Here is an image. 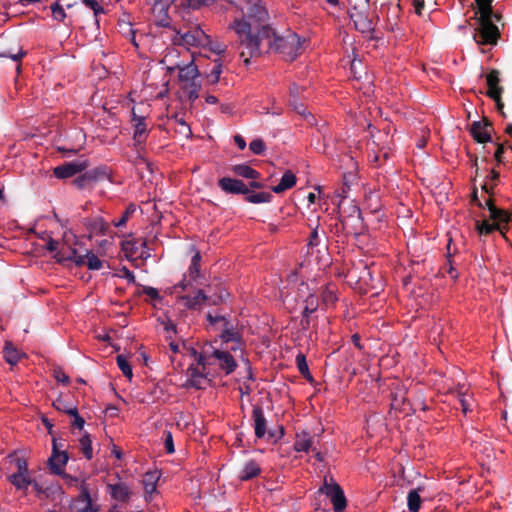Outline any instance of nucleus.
I'll return each mask as SVG.
<instances>
[{
    "label": "nucleus",
    "mask_w": 512,
    "mask_h": 512,
    "mask_svg": "<svg viewBox=\"0 0 512 512\" xmlns=\"http://www.w3.org/2000/svg\"><path fill=\"white\" fill-rule=\"evenodd\" d=\"M365 201L371 212L375 213L380 210L381 203L376 192H370Z\"/></svg>",
    "instance_id": "nucleus-49"
},
{
    "label": "nucleus",
    "mask_w": 512,
    "mask_h": 512,
    "mask_svg": "<svg viewBox=\"0 0 512 512\" xmlns=\"http://www.w3.org/2000/svg\"><path fill=\"white\" fill-rule=\"evenodd\" d=\"M318 299L314 295H310L305 300V306L302 311V316H310L318 309Z\"/></svg>",
    "instance_id": "nucleus-47"
},
{
    "label": "nucleus",
    "mask_w": 512,
    "mask_h": 512,
    "mask_svg": "<svg viewBox=\"0 0 512 512\" xmlns=\"http://www.w3.org/2000/svg\"><path fill=\"white\" fill-rule=\"evenodd\" d=\"M78 500L85 503V506L97 505L93 502L85 480L81 481Z\"/></svg>",
    "instance_id": "nucleus-48"
},
{
    "label": "nucleus",
    "mask_w": 512,
    "mask_h": 512,
    "mask_svg": "<svg viewBox=\"0 0 512 512\" xmlns=\"http://www.w3.org/2000/svg\"><path fill=\"white\" fill-rule=\"evenodd\" d=\"M163 441L166 453L173 454L175 452V448L171 431L165 430L163 432Z\"/></svg>",
    "instance_id": "nucleus-54"
},
{
    "label": "nucleus",
    "mask_w": 512,
    "mask_h": 512,
    "mask_svg": "<svg viewBox=\"0 0 512 512\" xmlns=\"http://www.w3.org/2000/svg\"><path fill=\"white\" fill-rule=\"evenodd\" d=\"M162 62L166 65L168 72L173 73L185 63V57L183 51H179L177 48L169 49Z\"/></svg>",
    "instance_id": "nucleus-19"
},
{
    "label": "nucleus",
    "mask_w": 512,
    "mask_h": 512,
    "mask_svg": "<svg viewBox=\"0 0 512 512\" xmlns=\"http://www.w3.org/2000/svg\"><path fill=\"white\" fill-rule=\"evenodd\" d=\"M53 406L55 407L56 410L62 411L64 413H66V414H67V410H70V409H73V408H77L76 406L67 404L65 402V400H63L62 398H57L53 402Z\"/></svg>",
    "instance_id": "nucleus-61"
},
{
    "label": "nucleus",
    "mask_w": 512,
    "mask_h": 512,
    "mask_svg": "<svg viewBox=\"0 0 512 512\" xmlns=\"http://www.w3.org/2000/svg\"><path fill=\"white\" fill-rule=\"evenodd\" d=\"M80 451L84 455L87 460H91L93 458V449H92V440L90 434L85 433L79 439Z\"/></svg>",
    "instance_id": "nucleus-35"
},
{
    "label": "nucleus",
    "mask_w": 512,
    "mask_h": 512,
    "mask_svg": "<svg viewBox=\"0 0 512 512\" xmlns=\"http://www.w3.org/2000/svg\"><path fill=\"white\" fill-rule=\"evenodd\" d=\"M150 6L154 23L159 27H170V17L168 10L172 4V0H145Z\"/></svg>",
    "instance_id": "nucleus-8"
},
{
    "label": "nucleus",
    "mask_w": 512,
    "mask_h": 512,
    "mask_svg": "<svg viewBox=\"0 0 512 512\" xmlns=\"http://www.w3.org/2000/svg\"><path fill=\"white\" fill-rule=\"evenodd\" d=\"M9 481L18 490H26L31 484L29 473H14L9 476Z\"/></svg>",
    "instance_id": "nucleus-29"
},
{
    "label": "nucleus",
    "mask_w": 512,
    "mask_h": 512,
    "mask_svg": "<svg viewBox=\"0 0 512 512\" xmlns=\"http://www.w3.org/2000/svg\"><path fill=\"white\" fill-rule=\"evenodd\" d=\"M357 282L361 285L371 286L372 288H375L373 285V277L372 272L369 267L366 265L362 266V270L360 272V275L358 276Z\"/></svg>",
    "instance_id": "nucleus-43"
},
{
    "label": "nucleus",
    "mask_w": 512,
    "mask_h": 512,
    "mask_svg": "<svg viewBox=\"0 0 512 512\" xmlns=\"http://www.w3.org/2000/svg\"><path fill=\"white\" fill-rule=\"evenodd\" d=\"M492 1L493 0H475V3H476V10L474 12V15L475 17L478 15V14H492L494 13L493 12V9H492Z\"/></svg>",
    "instance_id": "nucleus-46"
},
{
    "label": "nucleus",
    "mask_w": 512,
    "mask_h": 512,
    "mask_svg": "<svg viewBox=\"0 0 512 512\" xmlns=\"http://www.w3.org/2000/svg\"><path fill=\"white\" fill-rule=\"evenodd\" d=\"M486 82L488 86L487 96L490 98H499L502 95L503 87L500 86V77L498 70H491L486 75Z\"/></svg>",
    "instance_id": "nucleus-21"
},
{
    "label": "nucleus",
    "mask_w": 512,
    "mask_h": 512,
    "mask_svg": "<svg viewBox=\"0 0 512 512\" xmlns=\"http://www.w3.org/2000/svg\"><path fill=\"white\" fill-rule=\"evenodd\" d=\"M200 262H201V255L197 251L192 256L188 271H187V273L184 274L183 279L178 284L173 286L174 292H177L178 289L185 291L188 288L193 287L194 283L198 282V279L201 277Z\"/></svg>",
    "instance_id": "nucleus-9"
},
{
    "label": "nucleus",
    "mask_w": 512,
    "mask_h": 512,
    "mask_svg": "<svg viewBox=\"0 0 512 512\" xmlns=\"http://www.w3.org/2000/svg\"><path fill=\"white\" fill-rule=\"evenodd\" d=\"M209 297H211L209 305H218L229 297V293L225 288L220 287L217 293Z\"/></svg>",
    "instance_id": "nucleus-52"
},
{
    "label": "nucleus",
    "mask_w": 512,
    "mask_h": 512,
    "mask_svg": "<svg viewBox=\"0 0 512 512\" xmlns=\"http://www.w3.org/2000/svg\"><path fill=\"white\" fill-rule=\"evenodd\" d=\"M118 368L121 370L123 375L129 380L133 377L132 367L125 355H118L116 358Z\"/></svg>",
    "instance_id": "nucleus-38"
},
{
    "label": "nucleus",
    "mask_w": 512,
    "mask_h": 512,
    "mask_svg": "<svg viewBox=\"0 0 512 512\" xmlns=\"http://www.w3.org/2000/svg\"><path fill=\"white\" fill-rule=\"evenodd\" d=\"M350 19L353 21L355 28L359 32L372 36L375 31V27L367 12L355 10L350 13Z\"/></svg>",
    "instance_id": "nucleus-12"
},
{
    "label": "nucleus",
    "mask_w": 512,
    "mask_h": 512,
    "mask_svg": "<svg viewBox=\"0 0 512 512\" xmlns=\"http://www.w3.org/2000/svg\"><path fill=\"white\" fill-rule=\"evenodd\" d=\"M26 55V52L23 51L21 48L17 53H10V52H2L0 53V57L10 58L15 62H20V60Z\"/></svg>",
    "instance_id": "nucleus-64"
},
{
    "label": "nucleus",
    "mask_w": 512,
    "mask_h": 512,
    "mask_svg": "<svg viewBox=\"0 0 512 512\" xmlns=\"http://www.w3.org/2000/svg\"><path fill=\"white\" fill-rule=\"evenodd\" d=\"M218 187L226 194L244 195L248 192V186L242 180L231 177L220 178Z\"/></svg>",
    "instance_id": "nucleus-13"
},
{
    "label": "nucleus",
    "mask_w": 512,
    "mask_h": 512,
    "mask_svg": "<svg viewBox=\"0 0 512 512\" xmlns=\"http://www.w3.org/2000/svg\"><path fill=\"white\" fill-rule=\"evenodd\" d=\"M296 365L298 368L299 373L307 380L312 381L313 377L309 371V367L306 361V357L304 354L299 353L296 356Z\"/></svg>",
    "instance_id": "nucleus-36"
},
{
    "label": "nucleus",
    "mask_w": 512,
    "mask_h": 512,
    "mask_svg": "<svg viewBox=\"0 0 512 512\" xmlns=\"http://www.w3.org/2000/svg\"><path fill=\"white\" fill-rule=\"evenodd\" d=\"M15 466L17 468L16 473H29L28 463L23 457H16L14 460Z\"/></svg>",
    "instance_id": "nucleus-60"
},
{
    "label": "nucleus",
    "mask_w": 512,
    "mask_h": 512,
    "mask_svg": "<svg viewBox=\"0 0 512 512\" xmlns=\"http://www.w3.org/2000/svg\"><path fill=\"white\" fill-rule=\"evenodd\" d=\"M91 176H93L94 182L103 180V179H109L111 177L110 171L106 165H100L98 167H95L91 170H89Z\"/></svg>",
    "instance_id": "nucleus-40"
},
{
    "label": "nucleus",
    "mask_w": 512,
    "mask_h": 512,
    "mask_svg": "<svg viewBox=\"0 0 512 512\" xmlns=\"http://www.w3.org/2000/svg\"><path fill=\"white\" fill-rule=\"evenodd\" d=\"M3 356L7 363L14 366L19 362L22 354L11 341H6L3 348Z\"/></svg>",
    "instance_id": "nucleus-26"
},
{
    "label": "nucleus",
    "mask_w": 512,
    "mask_h": 512,
    "mask_svg": "<svg viewBox=\"0 0 512 512\" xmlns=\"http://www.w3.org/2000/svg\"><path fill=\"white\" fill-rule=\"evenodd\" d=\"M50 10H51V16H52L53 20H55L59 23H63L65 25L67 24L66 20H67L68 16L65 12L64 7L60 4L59 0H56L55 2H53L50 5Z\"/></svg>",
    "instance_id": "nucleus-32"
},
{
    "label": "nucleus",
    "mask_w": 512,
    "mask_h": 512,
    "mask_svg": "<svg viewBox=\"0 0 512 512\" xmlns=\"http://www.w3.org/2000/svg\"><path fill=\"white\" fill-rule=\"evenodd\" d=\"M68 454L64 450H57V440L53 439L52 455L49 458L50 470L57 475L63 474V468L68 462Z\"/></svg>",
    "instance_id": "nucleus-14"
},
{
    "label": "nucleus",
    "mask_w": 512,
    "mask_h": 512,
    "mask_svg": "<svg viewBox=\"0 0 512 512\" xmlns=\"http://www.w3.org/2000/svg\"><path fill=\"white\" fill-rule=\"evenodd\" d=\"M252 419L256 438H263L267 431V421L264 416L263 409L260 406L253 407Z\"/></svg>",
    "instance_id": "nucleus-20"
},
{
    "label": "nucleus",
    "mask_w": 512,
    "mask_h": 512,
    "mask_svg": "<svg viewBox=\"0 0 512 512\" xmlns=\"http://www.w3.org/2000/svg\"><path fill=\"white\" fill-rule=\"evenodd\" d=\"M422 488L418 487L409 491L407 496V505L410 512H418L421 506L420 492Z\"/></svg>",
    "instance_id": "nucleus-30"
},
{
    "label": "nucleus",
    "mask_w": 512,
    "mask_h": 512,
    "mask_svg": "<svg viewBox=\"0 0 512 512\" xmlns=\"http://www.w3.org/2000/svg\"><path fill=\"white\" fill-rule=\"evenodd\" d=\"M312 445V437L308 433L297 435L294 442V449L297 452H308Z\"/></svg>",
    "instance_id": "nucleus-34"
},
{
    "label": "nucleus",
    "mask_w": 512,
    "mask_h": 512,
    "mask_svg": "<svg viewBox=\"0 0 512 512\" xmlns=\"http://www.w3.org/2000/svg\"><path fill=\"white\" fill-rule=\"evenodd\" d=\"M232 3L235 4L237 8L243 13V16L241 19L249 20L248 18V8L252 6L250 3H248V0H234Z\"/></svg>",
    "instance_id": "nucleus-59"
},
{
    "label": "nucleus",
    "mask_w": 512,
    "mask_h": 512,
    "mask_svg": "<svg viewBox=\"0 0 512 512\" xmlns=\"http://www.w3.org/2000/svg\"><path fill=\"white\" fill-rule=\"evenodd\" d=\"M53 376L57 382L62 383L63 385H68L70 383L69 376L60 367L53 369Z\"/></svg>",
    "instance_id": "nucleus-58"
},
{
    "label": "nucleus",
    "mask_w": 512,
    "mask_h": 512,
    "mask_svg": "<svg viewBox=\"0 0 512 512\" xmlns=\"http://www.w3.org/2000/svg\"><path fill=\"white\" fill-rule=\"evenodd\" d=\"M211 297L207 295L203 290H198L195 295H184L179 298L183 302L184 306L189 310H199L203 304H209Z\"/></svg>",
    "instance_id": "nucleus-16"
},
{
    "label": "nucleus",
    "mask_w": 512,
    "mask_h": 512,
    "mask_svg": "<svg viewBox=\"0 0 512 512\" xmlns=\"http://www.w3.org/2000/svg\"><path fill=\"white\" fill-rule=\"evenodd\" d=\"M214 372L215 369L213 368H207L204 370L203 366L198 363L196 366L191 365L187 370L188 385L195 389H204L209 381L208 377L215 376Z\"/></svg>",
    "instance_id": "nucleus-10"
},
{
    "label": "nucleus",
    "mask_w": 512,
    "mask_h": 512,
    "mask_svg": "<svg viewBox=\"0 0 512 512\" xmlns=\"http://www.w3.org/2000/svg\"><path fill=\"white\" fill-rule=\"evenodd\" d=\"M136 205L131 203L129 204L125 211L123 212L122 216L118 219V220H115L113 221V224L115 227H123L126 225V223L128 222V220L130 219V217L134 214V212L136 211Z\"/></svg>",
    "instance_id": "nucleus-42"
},
{
    "label": "nucleus",
    "mask_w": 512,
    "mask_h": 512,
    "mask_svg": "<svg viewBox=\"0 0 512 512\" xmlns=\"http://www.w3.org/2000/svg\"><path fill=\"white\" fill-rule=\"evenodd\" d=\"M94 182L93 180V176H91L89 170L82 173L81 175H79L78 177H76L74 180H73V184L78 188V189H84L90 185H92Z\"/></svg>",
    "instance_id": "nucleus-41"
},
{
    "label": "nucleus",
    "mask_w": 512,
    "mask_h": 512,
    "mask_svg": "<svg viewBox=\"0 0 512 512\" xmlns=\"http://www.w3.org/2000/svg\"><path fill=\"white\" fill-rule=\"evenodd\" d=\"M249 149L256 155H261L266 150L264 141L260 138L254 139L249 144Z\"/></svg>",
    "instance_id": "nucleus-55"
},
{
    "label": "nucleus",
    "mask_w": 512,
    "mask_h": 512,
    "mask_svg": "<svg viewBox=\"0 0 512 512\" xmlns=\"http://www.w3.org/2000/svg\"><path fill=\"white\" fill-rule=\"evenodd\" d=\"M158 476L156 475V472H147L143 479V485L144 490L146 494H153L156 492V482H157Z\"/></svg>",
    "instance_id": "nucleus-37"
},
{
    "label": "nucleus",
    "mask_w": 512,
    "mask_h": 512,
    "mask_svg": "<svg viewBox=\"0 0 512 512\" xmlns=\"http://www.w3.org/2000/svg\"><path fill=\"white\" fill-rule=\"evenodd\" d=\"M451 244H452V238L450 237L448 239V243H447V246H446V250H447V262L449 263V270H448V274L452 277V278H457L458 274L455 270V268L452 266V256L456 253V250L452 251V247H451Z\"/></svg>",
    "instance_id": "nucleus-50"
},
{
    "label": "nucleus",
    "mask_w": 512,
    "mask_h": 512,
    "mask_svg": "<svg viewBox=\"0 0 512 512\" xmlns=\"http://www.w3.org/2000/svg\"><path fill=\"white\" fill-rule=\"evenodd\" d=\"M171 119L174 120L175 123H177L180 126V129H179L180 133H182L186 136H189L191 134V129H190L189 125L186 123V121L184 120L183 116L176 113L171 117Z\"/></svg>",
    "instance_id": "nucleus-53"
},
{
    "label": "nucleus",
    "mask_w": 512,
    "mask_h": 512,
    "mask_svg": "<svg viewBox=\"0 0 512 512\" xmlns=\"http://www.w3.org/2000/svg\"><path fill=\"white\" fill-rule=\"evenodd\" d=\"M476 230L479 235H490L495 230H501V227L498 224H491L484 220L482 222L476 221Z\"/></svg>",
    "instance_id": "nucleus-39"
},
{
    "label": "nucleus",
    "mask_w": 512,
    "mask_h": 512,
    "mask_svg": "<svg viewBox=\"0 0 512 512\" xmlns=\"http://www.w3.org/2000/svg\"><path fill=\"white\" fill-rule=\"evenodd\" d=\"M230 171L236 176L250 180L259 179L261 177L260 172L247 164L233 165Z\"/></svg>",
    "instance_id": "nucleus-24"
},
{
    "label": "nucleus",
    "mask_w": 512,
    "mask_h": 512,
    "mask_svg": "<svg viewBox=\"0 0 512 512\" xmlns=\"http://www.w3.org/2000/svg\"><path fill=\"white\" fill-rule=\"evenodd\" d=\"M387 10V21L389 22L391 28L398 24V20L400 18L401 7L399 3H390L386 6Z\"/></svg>",
    "instance_id": "nucleus-33"
},
{
    "label": "nucleus",
    "mask_w": 512,
    "mask_h": 512,
    "mask_svg": "<svg viewBox=\"0 0 512 512\" xmlns=\"http://www.w3.org/2000/svg\"><path fill=\"white\" fill-rule=\"evenodd\" d=\"M141 293L147 295L151 300L161 299L158 290L154 287L144 286ZM138 294H140V292Z\"/></svg>",
    "instance_id": "nucleus-63"
},
{
    "label": "nucleus",
    "mask_w": 512,
    "mask_h": 512,
    "mask_svg": "<svg viewBox=\"0 0 512 512\" xmlns=\"http://www.w3.org/2000/svg\"><path fill=\"white\" fill-rule=\"evenodd\" d=\"M67 414L73 417V421L71 423L73 427L79 430H82L84 428L85 420L82 416L79 415L77 408L67 410Z\"/></svg>",
    "instance_id": "nucleus-51"
},
{
    "label": "nucleus",
    "mask_w": 512,
    "mask_h": 512,
    "mask_svg": "<svg viewBox=\"0 0 512 512\" xmlns=\"http://www.w3.org/2000/svg\"><path fill=\"white\" fill-rule=\"evenodd\" d=\"M56 257L59 262L69 260L77 266H87L90 270H99L103 266L102 261L92 251L86 250L85 254H81L70 246L62 247Z\"/></svg>",
    "instance_id": "nucleus-6"
},
{
    "label": "nucleus",
    "mask_w": 512,
    "mask_h": 512,
    "mask_svg": "<svg viewBox=\"0 0 512 512\" xmlns=\"http://www.w3.org/2000/svg\"><path fill=\"white\" fill-rule=\"evenodd\" d=\"M261 472L259 464L255 460L247 461L239 475L240 480L248 481L257 477Z\"/></svg>",
    "instance_id": "nucleus-25"
},
{
    "label": "nucleus",
    "mask_w": 512,
    "mask_h": 512,
    "mask_svg": "<svg viewBox=\"0 0 512 512\" xmlns=\"http://www.w3.org/2000/svg\"><path fill=\"white\" fill-rule=\"evenodd\" d=\"M89 166L86 160L65 162L53 169V175L58 179H66L81 173Z\"/></svg>",
    "instance_id": "nucleus-11"
},
{
    "label": "nucleus",
    "mask_w": 512,
    "mask_h": 512,
    "mask_svg": "<svg viewBox=\"0 0 512 512\" xmlns=\"http://www.w3.org/2000/svg\"><path fill=\"white\" fill-rule=\"evenodd\" d=\"M297 178L291 170H286L282 175L280 182L271 189L274 193L280 194L295 186Z\"/></svg>",
    "instance_id": "nucleus-23"
},
{
    "label": "nucleus",
    "mask_w": 512,
    "mask_h": 512,
    "mask_svg": "<svg viewBox=\"0 0 512 512\" xmlns=\"http://www.w3.org/2000/svg\"><path fill=\"white\" fill-rule=\"evenodd\" d=\"M245 201L252 204L269 203L272 200V195L269 192H253L248 189V192L244 194Z\"/></svg>",
    "instance_id": "nucleus-27"
},
{
    "label": "nucleus",
    "mask_w": 512,
    "mask_h": 512,
    "mask_svg": "<svg viewBox=\"0 0 512 512\" xmlns=\"http://www.w3.org/2000/svg\"><path fill=\"white\" fill-rule=\"evenodd\" d=\"M478 27L475 29L474 39L479 45H495L500 37V31L494 20L498 21L500 16L492 14H478L476 17Z\"/></svg>",
    "instance_id": "nucleus-5"
},
{
    "label": "nucleus",
    "mask_w": 512,
    "mask_h": 512,
    "mask_svg": "<svg viewBox=\"0 0 512 512\" xmlns=\"http://www.w3.org/2000/svg\"><path fill=\"white\" fill-rule=\"evenodd\" d=\"M336 292H337L336 285H334V284L326 285L325 288L321 292L322 302L326 306L334 305L336 303V301L338 300Z\"/></svg>",
    "instance_id": "nucleus-31"
},
{
    "label": "nucleus",
    "mask_w": 512,
    "mask_h": 512,
    "mask_svg": "<svg viewBox=\"0 0 512 512\" xmlns=\"http://www.w3.org/2000/svg\"><path fill=\"white\" fill-rule=\"evenodd\" d=\"M321 243V237L318 232V225L312 229L309 237H308V247L309 249H314L318 247Z\"/></svg>",
    "instance_id": "nucleus-56"
},
{
    "label": "nucleus",
    "mask_w": 512,
    "mask_h": 512,
    "mask_svg": "<svg viewBox=\"0 0 512 512\" xmlns=\"http://www.w3.org/2000/svg\"><path fill=\"white\" fill-rule=\"evenodd\" d=\"M196 362L203 366V369H215L214 375L224 373L229 375L235 371L237 363L228 351L214 348L208 344L203 346L202 351L196 354Z\"/></svg>",
    "instance_id": "nucleus-2"
},
{
    "label": "nucleus",
    "mask_w": 512,
    "mask_h": 512,
    "mask_svg": "<svg viewBox=\"0 0 512 512\" xmlns=\"http://www.w3.org/2000/svg\"><path fill=\"white\" fill-rule=\"evenodd\" d=\"M499 179V172L495 169H491L489 175L487 176V180L482 185V189L488 193L492 194V190L494 186L496 185V181Z\"/></svg>",
    "instance_id": "nucleus-45"
},
{
    "label": "nucleus",
    "mask_w": 512,
    "mask_h": 512,
    "mask_svg": "<svg viewBox=\"0 0 512 512\" xmlns=\"http://www.w3.org/2000/svg\"><path fill=\"white\" fill-rule=\"evenodd\" d=\"M132 121L134 122V133H133V141L134 146L137 149L142 148L148 137V129L145 123V118L142 116L136 115V113L132 112Z\"/></svg>",
    "instance_id": "nucleus-15"
},
{
    "label": "nucleus",
    "mask_w": 512,
    "mask_h": 512,
    "mask_svg": "<svg viewBox=\"0 0 512 512\" xmlns=\"http://www.w3.org/2000/svg\"><path fill=\"white\" fill-rule=\"evenodd\" d=\"M171 41L173 45L183 47V51H190L191 47L206 48L211 43L210 37L199 26L185 29L173 28Z\"/></svg>",
    "instance_id": "nucleus-4"
},
{
    "label": "nucleus",
    "mask_w": 512,
    "mask_h": 512,
    "mask_svg": "<svg viewBox=\"0 0 512 512\" xmlns=\"http://www.w3.org/2000/svg\"><path fill=\"white\" fill-rule=\"evenodd\" d=\"M185 63L178 68V81L181 89L190 102H194L199 97L201 83L199 81V70L195 64L194 54L191 51H183Z\"/></svg>",
    "instance_id": "nucleus-3"
},
{
    "label": "nucleus",
    "mask_w": 512,
    "mask_h": 512,
    "mask_svg": "<svg viewBox=\"0 0 512 512\" xmlns=\"http://www.w3.org/2000/svg\"><path fill=\"white\" fill-rule=\"evenodd\" d=\"M490 217L494 221L498 222L497 224L500 226L501 223H507L509 220V216L507 213L496 206H491L489 208Z\"/></svg>",
    "instance_id": "nucleus-44"
},
{
    "label": "nucleus",
    "mask_w": 512,
    "mask_h": 512,
    "mask_svg": "<svg viewBox=\"0 0 512 512\" xmlns=\"http://www.w3.org/2000/svg\"><path fill=\"white\" fill-rule=\"evenodd\" d=\"M220 338L222 340V343H236L237 346H232V350H236V348L239 346L241 342V334L236 328L222 329L220 333Z\"/></svg>",
    "instance_id": "nucleus-28"
},
{
    "label": "nucleus",
    "mask_w": 512,
    "mask_h": 512,
    "mask_svg": "<svg viewBox=\"0 0 512 512\" xmlns=\"http://www.w3.org/2000/svg\"><path fill=\"white\" fill-rule=\"evenodd\" d=\"M252 6L248 8L249 20L236 18L231 25L239 40V56L248 66L250 59L261 54L260 46L267 41V46L282 53L290 62L294 61L301 50L302 42L295 34L286 38L276 37L272 28L265 24L268 16L261 0H248Z\"/></svg>",
    "instance_id": "nucleus-1"
},
{
    "label": "nucleus",
    "mask_w": 512,
    "mask_h": 512,
    "mask_svg": "<svg viewBox=\"0 0 512 512\" xmlns=\"http://www.w3.org/2000/svg\"><path fill=\"white\" fill-rule=\"evenodd\" d=\"M455 394L459 400L462 413L466 416L472 412L474 400L472 395L468 393V388H465V385H458Z\"/></svg>",
    "instance_id": "nucleus-22"
},
{
    "label": "nucleus",
    "mask_w": 512,
    "mask_h": 512,
    "mask_svg": "<svg viewBox=\"0 0 512 512\" xmlns=\"http://www.w3.org/2000/svg\"><path fill=\"white\" fill-rule=\"evenodd\" d=\"M107 490L110 496L119 502H128L132 494L131 488L122 481H118L115 484H108Z\"/></svg>",
    "instance_id": "nucleus-18"
},
{
    "label": "nucleus",
    "mask_w": 512,
    "mask_h": 512,
    "mask_svg": "<svg viewBox=\"0 0 512 512\" xmlns=\"http://www.w3.org/2000/svg\"><path fill=\"white\" fill-rule=\"evenodd\" d=\"M83 3L93 10L94 15L104 13V8L97 2V0H83Z\"/></svg>",
    "instance_id": "nucleus-62"
},
{
    "label": "nucleus",
    "mask_w": 512,
    "mask_h": 512,
    "mask_svg": "<svg viewBox=\"0 0 512 512\" xmlns=\"http://www.w3.org/2000/svg\"><path fill=\"white\" fill-rule=\"evenodd\" d=\"M222 73V65L217 63L213 66L210 73L207 75L208 81L211 84H215L219 81L220 75Z\"/></svg>",
    "instance_id": "nucleus-57"
},
{
    "label": "nucleus",
    "mask_w": 512,
    "mask_h": 512,
    "mask_svg": "<svg viewBox=\"0 0 512 512\" xmlns=\"http://www.w3.org/2000/svg\"><path fill=\"white\" fill-rule=\"evenodd\" d=\"M490 127L491 125L488 122L474 121L470 127V134L478 143L490 142Z\"/></svg>",
    "instance_id": "nucleus-17"
},
{
    "label": "nucleus",
    "mask_w": 512,
    "mask_h": 512,
    "mask_svg": "<svg viewBox=\"0 0 512 512\" xmlns=\"http://www.w3.org/2000/svg\"><path fill=\"white\" fill-rule=\"evenodd\" d=\"M330 499L334 512H344L347 507V499L341 486L335 482L333 477H324L323 485L318 490Z\"/></svg>",
    "instance_id": "nucleus-7"
}]
</instances>
